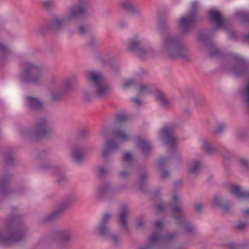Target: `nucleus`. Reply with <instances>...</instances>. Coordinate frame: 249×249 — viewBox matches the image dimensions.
<instances>
[{
	"mask_svg": "<svg viewBox=\"0 0 249 249\" xmlns=\"http://www.w3.org/2000/svg\"><path fill=\"white\" fill-rule=\"evenodd\" d=\"M90 14L88 0H78L71 5L63 15L53 16L51 20L53 29H61L82 19Z\"/></svg>",
	"mask_w": 249,
	"mask_h": 249,
	"instance_id": "nucleus-1",
	"label": "nucleus"
},
{
	"mask_svg": "<svg viewBox=\"0 0 249 249\" xmlns=\"http://www.w3.org/2000/svg\"><path fill=\"white\" fill-rule=\"evenodd\" d=\"M8 230L13 229L8 234L0 231V245L8 247L21 241L24 237L26 228L20 214H11L4 219Z\"/></svg>",
	"mask_w": 249,
	"mask_h": 249,
	"instance_id": "nucleus-2",
	"label": "nucleus"
},
{
	"mask_svg": "<svg viewBox=\"0 0 249 249\" xmlns=\"http://www.w3.org/2000/svg\"><path fill=\"white\" fill-rule=\"evenodd\" d=\"M51 121L47 118L40 117L34 123L32 128H21L20 133L25 139L39 141L46 139L53 134Z\"/></svg>",
	"mask_w": 249,
	"mask_h": 249,
	"instance_id": "nucleus-3",
	"label": "nucleus"
},
{
	"mask_svg": "<svg viewBox=\"0 0 249 249\" xmlns=\"http://www.w3.org/2000/svg\"><path fill=\"white\" fill-rule=\"evenodd\" d=\"M160 51L172 58L185 57L187 52L178 37L171 34L163 36Z\"/></svg>",
	"mask_w": 249,
	"mask_h": 249,
	"instance_id": "nucleus-4",
	"label": "nucleus"
},
{
	"mask_svg": "<svg viewBox=\"0 0 249 249\" xmlns=\"http://www.w3.org/2000/svg\"><path fill=\"white\" fill-rule=\"evenodd\" d=\"M42 77V67L40 64L29 61L22 63V69L19 74V78L22 82L39 85Z\"/></svg>",
	"mask_w": 249,
	"mask_h": 249,
	"instance_id": "nucleus-5",
	"label": "nucleus"
},
{
	"mask_svg": "<svg viewBox=\"0 0 249 249\" xmlns=\"http://www.w3.org/2000/svg\"><path fill=\"white\" fill-rule=\"evenodd\" d=\"M178 199L177 196L173 195V200L174 203L170 206L172 217L175 219L176 224L182 228L186 233L192 236L196 235L197 232L195 226L190 220L187 219L183 207L177 203Z\"/></svg>",
	"mask_w": 249,
	"mask_h": 249,
	"instance_id": "nucleus-6",
	"label": "nucleus"
},
{
	"mask_svg": "<svg viewBox=\"0 0 249 249\" xmlns=\"http://www.w3.org/2000/svg\"><path fill=\"white\" fill-rule=\"evenodd\" d=\"M76 201L75 197L72 195H68L60 201L50 213L43 219L44 223H50L59 220Z\"/></svg>",
	"mask_w": 249,
	"mask_h": 249,
	"instance_id": "nucleus-7",
	"label": "nucleus"
},
{
	"mask_svg": "<svg viewBox=\"0 0 249 249\" xmlns=\"http://www.w3.org/2000/svg\"><path fill=\"white\" fill-rule=\"evenodd\" d=\"M142 39L138 35L131 38L127 45V49L133 52L141 59H146L153 56L155 50L151 47L142 45Z\"/></svg>",
	"mask_w": 249,
	"mask_h": 249,
	"instance_id": "nucleus-8",
	"label": "nucleus"
},
{
	"mask_svg": "<svg viewBox=\"0 0 249 249\" xmlns=\"http://www.w3.org/2000/svg\"><path fill=\"white\" fill-rule=\"evenodd\" d=\"M178 235V231L167 233L164 235H151L148 244L139 249H156L161 245L168 244L172 242Z\"/></svg>",
	"mask_w": 249,
	"mask_h": 249,
	"instance_id": "nucleus-9",
	"label": "nucleus"
},
{
	"mask_svg": "<svg viewBox=\"0 0 249 249\" xmlns=\"http://www.w3.org/2000/svg\"><path fill=\"white\" fill-rule=\"evenodd\" d=\"M198 8L197 2L195 1L191 3V11L186 16L181 17L178 20V27L182 34L188 33L195 22L196 20V12Z\"/></svg>",
	"mask_w": 249,
	"mask_h": 249,
	"instance_id": "nucleus-10",
	"label": "nucleus"
},
{
	"mask_svg": "<svg viewBox=\"0 0 249 249\" xmlns=\"http://www.w3.org/2000/svg\"><path fill=\"white\" fill-rule=\"evenodd\" d=\"M177 126L175 124H170L160 129L159 134L164 142L171 148L174 147L176 142V138L173 131Z\"/></svg>",
	"mask_w": 249,
	"mask_h": 249,
	"instance_id": "nucleus-11",
	"label": "nucleus"
},
{
	"mask_svg": "<svg viewBox=\"0 0 249 249\" xmlns=\"http://www.w3.org/2000/svg\"><path fill=\"white\" fill-rule=\"evenodd\" d=\"M91 149V148H86L80 145H75L72 146L71 150V156L73 162L77 165H81L85 161L86 150Z\"/></svg>",
	"mask_w": 249,
	"mask_h": 249,
	"instance_id": "nucleus-12",
	"label": "nucleus"
},
{
	"mask_svg": "<svg viewBox=\"0 0 249 249\" xmlns=\"http://www.w3.org/2000/svg\"><path fill=\"white\" fill-rule=\"evenodd\" d=\"M111 217L110 213H105L96 228L98 234L102 237L106 238L112 232L111 228L109 226Z\"/></svg>",
	"mask_w": 249,
	"mask_h": 249,
	"instance_id": "nucleus-13",
	"label": "nucleus"
},
{
	"mask_svg": "<svg viewBox=\"0 0 249 249\" xmlns=\"http://www.w3.org/2000/svg\"><path fill=\"white\" fill-rule=\"evenodd\" d=\"M71 231L68 229H59L54 231L52 237L55 240L60 241L63 244H68L71 240Z\"/></svg>",
	"mask_w": 249,
	"mask_h": 249,
	"instance_id": "nucleus-14",
	"label": "nucleus"
},
{
	"mask_svg": "<svg viewBox=\"0 0 249 249\" xmlns=\"http://www.w3.org/2000/svg\"><path fill=\"white\" fill-rule=\"evenodd\" d=\"M121 4L124 10L130 16L137 17L142 15V9L136 5L132 0H122Z\"/></svg>",
	"mask_w": 249,
	"mask_h": 249,
	"instance_id": "nucleus-15",
	"label": "nucleus"
},
{
	"mask_svg": "<svg viewBox=\"0 0 249 249\" xmlns=\"http://www.w3.org/2000/svg\"><path fill=\"white\" fill-rule=\"evenodd\" d=\"M118 148V143L112 139H107L103 150L102 157L107 161L112 155L113 152Z\"/></svg>",
	"mask_w": 249,
	"mask_h": 249,
	"instance_id": "nucleus-16",
	"label": "nucleus"
},
{
	"mask_svg": "<svg viewBox=\"0 0 249 249\" xmlns=\"http://www.w3.org/2000/svg\"><path fill=\"white\" fill-rule=\"evenodd\" d=\"M128 212V207L126 205H123L121 207V211L118 215V224L121 229L124 232L128 233L129 228L127 220V215Z\"/></svg>",
	"mask_w": 249,
	"mask_h": 249,
	"instance_id": "nucleus-17",
	"label": "nucleus"
},
{
	"mask_svg": "<svg viewBox=\"0 0 249 249\" xmlns=\"http://www.w3.org/2000/svg\"><path fill=\"white\" fill-rule=\"evenodd\" d=\"M210 20L215 24L217 28H223L226 27V23L221 14L214 9L211 10L209 12Z\"/></svg>",
	"mask_w": 249,
	"mask_h": 249,
	"instance_id": "nucleus-18",
	"label": "nucleus"
},
{
	"mask_svg": "<svg viewBox=\"0 0 249 249\" xmlns=\"http://www.w3.org/2000/svg\"><path fill=\"white\" fill-rule=\"evenodd\" d=\"M11 178L9 174H6L0 178V194L5 196L12 192L9 186V182Z\"/></svg>",
	"mask_w": 249,
	"mask_h": 249,
	"instance_id": "nucleus-19",
	"label": "nucleus"
},
{
	"mask_svg": "<svg viewBox=\"0 0 249 249\" xmlns=\"http://www.w3.org/2000/svg\"><path fill=\"white\" fill-rule=\"evenodd\" d=\"M213 202L215 206L227 212H229L232 207V204L230 201L225 200L223 197L217 195L214 196Z\"/></svg>",
	"mask_w": 249,
	"mask_h": 249,
	"instance_id": "nucleus-20",
	"label": "nucleus"
},
{
	"mask_svg": "<svg viewBox=\"0 0 249 249\" xmlns=\"http://www.w3.org/2000/svg\"><path fill=\"white\" fill-rule=\"evenodd\" d=\"M26 106L34 111L41 110L43 107L41 101L33 96H27L25 97Z\"/></svg>",
	"mask_w": 249,
	"mask_h": 249,
	"instance_id": "nucleus-21",
	"label": "nucleus"
},
{
	"mask_svg": "<svg viewBox=\"0 0 249 249\" xmlns=\"http://www.w3.org/2000/svg\"><path fill=\"white\" fill-rule=\"evenodd\" d=\"M85 78L89 81H91L95 84H98L103 79L102 73L95 70H88L85 72Z\"/></svg>",
	"mask_w": 249,
	"mask_h": 249,
	"instance_id": "nucleus-22",
	"label": "nucleus"
},
{
	"mask_svg": "<svg viewBox=\"0 0 249 249\" xmlns=\"http://www.w3.org/2000/svg\"><path fill=\"white\" fill-rule=\"evenodd\" d=\"M137 91L140 93H160L161 91L155 85L148 83H140L137 87Z\"/></svg>",
	"mask_w": 249,
	"mask_h": 249,
	"instance_id": "nucleus-23",
	"label": "nucleus"
},
{
	"mask_svg": "<svg viewBox=\"0 0 249 249\" xmlns=\"http://www.w3.org/2000/svg\"><path fill=\"white\" fill-rule=\"evenodd\" d=\"M230 192L237 199H245L249 200V191H244L237 185H232Z\"/></svg>",
	"mask_w": 249,
	"mask_h": 249,
	"instance_id": "nucleus-24",
	"label": "nucleus"
},
{
	"mask_svg": "<svg viewBox=\"0 0 249 249\" xmlns=\"http://www.w3.org/2000/svg\"><path fill=\"white\" fill-rule=\"evenodd\" d=\"M98 195L100 197H103L106 195H114L113 186L109 182L101 184L98 188Z\"/></svg>",
	"mask_w": 249,
	"mask_h": 249,
	"instance_id": "nucleus-25",
	"label": "nucleus"
},
{
	"mask_svg": "<svg viewBox=\"0 0 249 249\" xmlns=\"http://www.w3.org/2000/svg\"><path fill=\"white\" fill-rule=\"evenodd\" d=\"M137 144L141 148L142 153L147 158L152 149L150 143L143 139L138 138L137 140Z\"/></svg>",
	"mask_w": 249,
	"mask_h": 249,
	"instance_id": "nucleus-26",
	"label": "nucleus"
},
{
	"mask_svg": "<svg viewBox=\"0 0 249 249\" xmlns=\"http://www.w3.org/2000/svg\"><path fill=\"white\" fill-rule=\"evenodd\" d=\"M0 158L7 166H13L15 164V159L11 151L5 150L1 153Z\"/></svg>",
	"mask_w": 249,
	"mask_h": 249,
	"instance_id": "nucleus-27",
	"label": "nucleus"
},
{
	"mask_svg": "<svg viewBox=\"0 0 249 249\" xmlns=\"http://www.w3.org/2000/svg\"><path fill=\"white\" fill-rule=\"evenodd\" d=\"M107 94H83L82 99L85 103L105 100Z\"/></svg>",
	"mask_w": 249,
	"mask_h": 249,
	"instance_id": "nucleus-28",
	"label": "nucleus"
},
{
	"mask_svg": "<svg viewBox=\"0 0 249 249\" xmlns=\"http://www.w3.org/2000/svg\"><path fill=\"white\" fill-rule=\"evenodd\" d=\"M201 165V162L199 160H194L192 161L188 167L190 175L195 177L197 176L200 172Z\"/></svg>",
	"mask_w": 249,
	"mask_h": 249,
	"instance_id": "nucleus-29",
	"label": "nucleus"
},
{
	"mask_svg": "<svg viewBox=\"0 0 249 249\" xmlns=\"http://www.w3.org/2000/svg\"><path fill=\"white\" fill-rule=\"evenodd\" d=\"M141 170L143 169V171L139 174L138 179V184L140 190L144 192L145 191L144 187L146 181L148 179L149 175L147 171L145 170V167L142 166L140 168Z\"/></svg>",
	"mask_w": 249,
	"mask_h": 249,
	"instance_id": "nucleus-30",
	"label": "nucleus"
},
{
	"mask_svg": "<svg viewBox=\"0 0 249 249\" xmlns=\"http://www.w3.org/2000/svg\"><path fill=\"white\" fill-rule=\"evenodd\" d=\"M11 53L12 51L9 48L0 43V60L1 62L8 60Z\"/></svg>",
	"mask_w": 249,
	"mask_h": 249,
	"instance_id": "nucleus-31",
	"label": "nucleus"
},
{
	"mask_svg": "<svg viewBox=\"0 0 249 249\" xmlns=\"http://www.w3.org/2000/svg\"><path fill=\"white\" fill-rule=\"evenodd\" d=\"M137 75L130 77L124 80L121 84V88L123 89H126L132 88L137 84Z\"/></svg>",
	"mask_w": 249,
	"mask_h": 249,
	"instance_id": "nucleus-32",
	"label": "nucleus"
},
{
	"mask_svg": "<svg viewBox=\"0 0 249 249\" xmlns=\"http://www.w3.org/2000/svg\"><path fill=\"white\" fill-rule=\"evenodd\" d=\"M155 98L157 102L162 107L167 108L171 106L170 101L164 94H156Z\"/></svg>",
	"mask_w": 249,
	"mask_h": 249,
	"instance_id": "nucleus-33",
	"label": "nucleus"
},
{
	"mask_svg": "<svg viewBox=\"0 0 249 249\" xmlns=\"http://www.w3.org/2000/svg\"><path fill=\"white\" fill-rule=\"evenodd\" d=\"M106 239L109 240L114 247H119L120 245L121 237L117 233L111 232Z\"/></svg>",
	"mask_w": 249,
	"mask_h": 249,
	"instance_id": "nucleus-34",
	"label": "nucleus"
},
{
	"mask_svg": "<svg viewBox=\"0 0 249 249\" xmlns=\"http://www.w3.org/2000/svg\"><path fill=\"white\" fill-rule=\"evenodd\" d=\"M112 135L114 137L123 141H127L129 140L128 135L120 128L115 129L112 132Z\"/></svg>",
	"mask_w": 249,
	"mask_h": 249,
	"instance_id": "nucleus-35",
	"label": "nucleus"
},
{
	"mask_svg": "<svg viewBox=\"0 0 249 249\" xmlns=\"http://www.w3.org/2000/svg\"><path fill=\"white\" fill-rule=\"evenodd\" d=\"M68 99L65 94H49V100L50 103H57L64 101Z\"/></svg>",
	"mask_w": 249,
	"mask_h": 249,
	"instance_id": "nucleus-36",
	"label": "nucleus"
},
{
	"mask_svg": "<svg viewBox=\"0 0 249 249\" xmlns=\"http://www.w3.org/2000/svg\"><path fill=\"white\" fill-rule=\"evenodd\" d=\"M202 148L204 151L208 154H213L217 152L216 149L206 140L202 142Z\"/></svg>",
	"mask_w": 249,
	"mask_h": 249,
	"instance_id": "nucleus-37",
	"label": "nucleus"
},
{
	"mask_svg": "<svg viewBox=\"0 0 249 249\" xmlns=\"http://www.w3.org/2000/svg\"><path fill=\"white\" fill-rule=\"evenodd\" d=\"M111 91L112 87L111 85L107 82H104L98 85V93H105L106 92H111Z\"/></svg>",
	"mask_w": 249,
	"mask_h": 249,
	"instance_id": "nucleus-38",
	"label": "nucleus"
},
{
	"mask_svg": "<svg viewBox=\"0 0 249 249\" xmlns=\"http://www.w3.org/2000/svg\"><path fill=\"white\" fill-rule=\"evenodd\" d=\"M128 118L124 113H119L116 115L115 124H123L127 122Z\"/></svg>",
	"mask_w": 249,
	"mask_h": 249,
	"instance_id": "nucleus-39",
	"label": "nucleus"
},
{
	"mask_svg": "<svg viewBox=\"0 0 249 249\" xmlns=\"http://www.w3.org/2000/svg\"><path fill=\"white\" fill-rule=\"evenodd\" d=\"M162 222L160 220L156 221L154 224V231L152 235H154L155 233L157 235H160V233L162 230Z\"/></svg>",
	"mask_w": 249,
	"mask_h": 249,
	"instance_id": "nucleus-40",
	"label": "nucleus"
},
{
	"mask_svg": "<svg viewBox=\"0 0 249 249\" xmlns=\"http://www.w3.org/2000/svg\"><path fill=\"white\" fill-rule=\"evenodd\" d=\"M56 181L59 184H62L67 181V178L62 172H59L57 174Z\"/></svg>",
	"mask_w": 249,
	"mask_h": 249,
	"instance_id": "nucleus-41",
	"label": "nucleus"
},
{
	"mask_svg": "<svg viewBox=\"0 0 249 249\" xmlns=\"http://www.w3.org/2000/svg\"><path fill=\"white\" fill-rule=\"evenodd\" d=\"M239 163L245 171L249 170V160L245 158H241L239 160Z\"/></svg>",
	"mask_w": 249,
	"mask_h": 249,
	"instance_id": "nucleus-42",
	"label": "nucleus"
},
{
	"mask_svg": "<svg viewBox=\"0 0 249 249\" xmlns=\"http://www.w3.org/2000/svg\"><path fill=\"white\" fill-rule=\"evenodd\" d=\"M239 19L243 22H249V13L238 12L236 14Z\"/></svg>",
	"mask_w": 249,
	"mask_h": 249,
	"instance_id": "nucleus-43",
	"label": "nucleus"
},
{
	"mask_svg": "<svg viewBox=\"0 0 249 249\" xmlns=\"http://www.w3.org/2000/svg\"><path fill=\"white\" fill-rule=\"evenodd\" d=\"M241 98L246 107L247 113L249 115V94H241Z\"/></svg>",
	"mask_w": 249,
	"mask_h": 249,
	"instance_id": "nucleus-44",
	"label": "nucleus"
},
{
	"mask_svg": "<svg viewBox=\"0 0 249 249\" xmlns=\"http://www.w3.org/2000/svg\"><path fill=\"white\" fill-rule=\"evenodd\" d=\"M247 227V223L242 221H238L234 226V229L238 231H242Z\"/></svg>",
	"mask_w": 249,
	"mask_h": 249,
	"instance_id": "nucleus-45",
	"label": "nucleus"
},
{
	"mask_svg": "<svg viewBox=\"0 0 249 249\" xmlns=\"http://www.w3.org/2000/svg\"><path fill=\"white\" fill-rule=\"evenodd\" d=\"M143 226V216H139L135 220V227L137 229H142Z\"/></svg>",
	"mask_w": 249,
	"mask_h": 249,
	"instance_id": "nucleus-46",
	"label": "nucleus"
},
{
	"mask_svg": "<svg viewBox=\"0 0 249 249\" xmlns=\"http://www.w3.org/2000/svg\"><path fill=\"white\" fill-rule=\"evenodd\" d=\"M225 128V124L223 123L217 124V126L214 130V134L216 135H220L224 131Z\"/></svg>",
	"mask_w": 249,
	"mask_h": 249,
	"instance_id": "nucleus-47",
	"label": "nucleus"
},
{
	"mask_svg": "<svg viewBox=\"0 0 249 249\" xmlns=\"http://www.w3.org/2000/svg\"><path fill=\"white\" fill-rule=\"evenodd\" d=\"M204 204L200 203H195L193 205L194 210L198 213H201L203 211Z\"/></svg>",
	"mask_w": 249,
	"mask_h": 249,
	"instance_id": "nucleus-48",
	"label": "nucleus"
},
{
	"mask_svg": "<svg viewBox=\"0 0 249 249\" xmlns=\"http://www.w3.org/2000/svg\"><path fill=\"white\" fill-rule=\"evenodd\" d=\"M40 168L44 170H50L55 168V166L49 162H43L40 165Z\"/></svg>",
	"mask_w": 249,
	"mask_h": 249,
	"instance_id": "nucleus-49",
	"label": "nucleus"
},
{
	"mask_svg": "<svg viewBox=\"0 0 249 249\" xmlns=\"http://www.w3.org/2000/svg\"><path fill=\"white\" fill-rule=\"evenodd\" d=\"M159 167L160 169H163V167L166 165L168 162V159L166 158H161L158 160Z\"/></svg>",
	"mask_w": 249,
	"mask_h": 249,
	"instance_id": "nucleus-50",
	"label": "nucleus"
},
{
	"mask_svg": "<svg viewBox=\"0 0 249 249\" xmlns=\"http://www.w3.org/2000/svg\"><path fill=\"white\" fill-rule=\"evenodd\" d=\"M119 176L121 179H125L129 178L130 173L126 170H123L119 172Z\"/></svg>",
	"mask_w": 249,
	"mask_h": 249,
	"instance_id": "nucleus-51",
	"label": "nucleus"
},
{
	"mask_svg": "<svg viewBox=\"0 0 249 249\" xmlns=\"http://www.w3.org/2000/svg\"><path fill=\"white\" fill-rule=\"evenodd\" d=\"M50 153L48 150H42L38 152V156L40 158H45L48 157Z\"/></svg>",
	"mask_w": 249,
	"mask_h": 249,
	"instance_id": "nucleus-52",
	"label": "nucleus"
},
{
	"mask_svg": "<svg viewBox=\"0 0 249 249\" xmlns=\"http://www.w3.org/2000/svg\"><path fill=\"white\" fill-rule=\"evenodd\" d=\"M88 30L87 26L84 25H81L78 27V32L80 35L85 34Z\"/></svg>",
	"mask_w": 249,
	"mask_h": 249,
	"instance_id": "nucleus-53",
	"label": "nucleus"
},
{
	"mask_svg": "<svg viewBox=\"0 0 249 249\" xmlns=\"http://www.w3.org/2000/svg\"><path fill=\"white\" fill-rule=\"evenodd\" d=\"M108 173V170L104 168L101 167L99 168L98 171V176L101 177H103L107 175Z\"/></svg>",
	"mask_w": 249,
	"mask_h": 249,
	"instance_id": "nucleus-54",
	"label": "nucleus"
},
{
	"mask_svg": "<svg viewBox=\"0 0 249 249\" xmlns=\"http://www.w3.org/2000/svg\"><path fill=\"white\" fill-rule=\"evenodd\" d=\"M229 249H240L241 247L239 245L235 242H230L227 245Z\"/></svg>",
	"mask_w": 249,
	"mask_h": 249,
	"instance_id": "nucleus-55",
	"label": "nucleus"
},
{
	"mask_svg": "<svg viewBox=\"0 0 249 249\" xmlns=\"http://www.w3.org/2000/svg\"><path fill=\"white\" fill-rule=\"evenodd\" d=\"M125 188L124 185H119L116 186H113L114 194H117L118 193L122 191Z\"/></svg>",
	"mask_w": 249,
	"mask_h": 249,
	"instance_id": "nucleus-56",
	"label": "nucleus"
},
{
	"mask_svg": "<svg viewBox=\"0 0 249 249\" xmlns=\"http://www.w3.org/2000/svg\"><path fill=\"white\" fill-rule=\"evenodd\" d=\"M123 160L126 162L131 161L132 160L131 154L130 152L124 154L123 156Z\"/></svg>",
	"mask_w": 249,
	"mask_h": 249,
	"instance_id": "nucleus-57",
	"label": "nucleus"
},
{
	"mask_svg": "<svg viewBox=\"0 0 249 249\" xmlns=\"http://www.w3.org/2000/svg\"><path fill=\"white\" fill-rule=\"evenodd\" d=\"M210 55L212 56L216 55L219 53V51L215 47H212L209 49Z\"/></svg>",
	"mask_w": 249,
	"mask_h": 249,
	"instance_id": "nucleus-58",
	"label": "nucleus"
},
{
	"mask_svg": "<svg viewBox=\"0 0 249 249\" xmlns=\"http://www.w3.org/2000/svg\"><path fill=\"white\" fill-rule=\"evenodd\" d=\"M88 136V131L86 130H81L78 133V137L81 139H85Z\"/></svg>",
	"mask_w": 249,
	"mask_h": 249,
	"instance_id": "nucleus-59",
	"label": "nucleus"
},
{
	"mask_svg": "<svg viewBox=\"0 0 249 249\" xmlns=\"http://www.w3.org/2000/svg\"><path fill=\"white\" fill-rule=\"evenodd\" d=\"M161 171V178L162 179L168 178L170 177V173L167 170L160 169Z\"/></svg>",
	"mask_w": 249,
	"mask_h": 249,
	"instance_id": "nucleus-60",
	"label": "nucleus"
},
{
	"mask_svg": "<svg viewBox=\"0 0 249 249\" xmlns=\"http://www.w3.org/2000/svg\"><path fill=\"white\" fill-rule=\"evenodd\" d=\"M43 6L46 8L49 9L54 6L53 3L51 1L45 0L42 2Z\"/></svg>",
	"mask_w": 249,
	"mask_h": 249,
	"instance_id": "nucleus-61",
	"label": "nucleus"
},
{
	"mask_svg": "<svg viewBox=\"0 0 249 249\" xmlns=\"http://www.w3.org/2000/svg\"><path fill=\"white\" fill-rule=\"evenodd\" d=\"M242 213L246 220L249 222V208L242 210Z\"/></svg>",
	"mask_w": 249,
	"mask_h": 249,
	"instance_id": "nucleus-62",
	"label": "nucleus"
},
{
	"mask_svg": "<svg viewBox=\"0 0 249 249\" xmlns=\"http://www.w3.org/2000/svg\"><path fill=\"white\" fill-rule=\"evenodd\" d=\"M223 157L228 160H230L232 157L231 154L229 151H226L225 154H223Z\"/></svg>",
	"mask_w": 249,
	"mask_h": 249,
	"instance_id": "nucleus-63",
	"label": "nucleus"
},
{
	"mask_svg": "<svg viewBox=\"0 0 249 249\" xmlns=\"http://www.w3.org/2000/svg\"><path fill=\"white\" fill-rule=\"evenodd\" d=\"M131 100L132 102L138 106L140 105L142 103L141 101L138 98H132Z\"/></svg>",
	"mask_w": 249,
	"mask_h": 249,
	"instance_id": "nucleus-64",
	"label": "nucleus"
}]
</instances>
